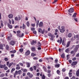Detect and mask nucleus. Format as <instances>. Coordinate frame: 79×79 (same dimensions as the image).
<instances>
[{
	"mask_svg": "<svg viewBox=\"0 0 79 79\" xmlns=\"http://www.w3.org/2000/svg\"><path fill=\"white\" fill-rule=\"evenodd\" d=\"M31 56H36V54H34V53H31Z\"/></svg>",
	"mask_w": 79,
	"mask_h": 79,
	"instance_id": "obj_40",
	"label": "nucleus"
},
{
	"mask_svg": "<svg viewBox=\"0 0 79 79\" xmlns=\"http://www.w3.org/2000/svg\"><path fill=\"white\" fill-rule=\"evenodd\" d=\"M57 73L58 74H60V72L59 70H57Z\"/></svg>",
	"mask_w": 79,
	"mask_h": 79,
	"instance_id": "obj_48",
	"label": "nucleus"
},
{
	"mask_svg": "<svg viewBox=\"0 0 79 79\" xmlns=\"http://www.w3.org/2000/svg\"><path fill=\"white\" fill-rule=\"evenodd\" d=\"M31 31H35V28H34V27L31 28Z\"/></svg>",
	"mask_w": 79,
	"mask_h": 79,
	"instance_id": "obj_55",
	"label": "nucleus"
},
{
	"mask_svg": "<svg viewBox=\"0 0 79 79\" xmlns=\"http://www.w3.org/2000/svg\"><path fill=\"white\" fill-rule=\"evenodd\" d=\"M0 64H1V61H0V68H4V67L6 66V64H4V65H1Z\"/></svg>",
	"mask_w": 79,
	"mask_h": 79,
	"instance_id": "obj_6",
	"label": "nucleus"
},
{
	"mask_svg": "<svg viewBox=\"0 0 79 79\" xmlns=\"http://www.w3.org/2000/svg\"><path fill=\"white\" fill-rule=\"evenodd\" d=\"M6 50H8L9 49V46L8 45H6Z\"/></svg>",
	"mask_w": 79,
	"mask_h": 79,
	"instance_id": "obj_30",
	"label": "nucleus"
},
{
	"mask_svg": "<svg viewBox=\"0 0 79 79\" xmlns=\"http://www.w3.org/2000/svg\"><path fill=\"white\" fill-rule=\"evenodd\" d=\"M15 20L16 21H19V20H21V17L19 16L18 17H16L15 18Z\"/></svg>",
	"mask_w": 79,
	"mask_h": 79,
	"instance_id": "obj_4",
	"label": "nucleus"
},
{
	"mask_svg": "<svg viewBox=\"0 0 79 79\" xmlns=\"http://www.w3.org/2000/svg\"><path fill=\"white\" fill-rule=\"evenodd\" d=\"M79 48V44L77 45L76 46L75 48L78 50V49Z\"/></svg>",
	"mask_w": 79,
	"mask_h": 79,
	"instance_id": "obj_35",
	"label": "nucleus"
},
{
	"mask_svg": "<svg viewBox=\"0 0 79 79\" xmlns=\"http://www.w3.org/2000/svg\"><path fill=\"white\" fill-rule=\"evenodd\" d=\"M77 57H79V53L76 55Z\"/></svg>",
	"mask_w": 79,
	"mask_h": 79,
	"instance_id": "obj_64",
	"label": "nucleus"
},
{
	"mask_svg": "<svg viewBox=\"0 0 79 79\" xmlns=\"http://www.w3.org/2000/svg\"><path fill=\"white\" fill-rule=\"evenodd\" d=\"M51 76H52V75L50 73H49L48 74V76L49 77H51Z\"/></svg>",
	"mask_w": 79,
	"mask_h": 79,
	"instance_id": "obj_62",
	"label": "nucleus"
},
{
	"mask_svg": "<svg viewBox=\"0 0 79 79\" xmlns=\"http://www.w3.org/2000/svg\"><path fill=\"white\" fill-rule=\"evenodd\" d=\"M29 77H30V78H32V77H33V75H32V74H30L29 76Z\"/></svg>",
	"mask_w": 79,
	"mask_h": 79,
	"instance_id": "obj_36",
	"label": "nucleus"
},
{
	"mask_svg": "<svg viewBox=\"0 0 79 79\" xmlns=\"http://www.w3.org/2000/svg\"><path fill=\"white\" fill-rule=\"evenodd\" d=\"M48 35L49 36V37H52V36L53 35H52L51 33H49L48 34Z\"/></svg>",
	"mask_w": 79,
	"mask_h": 79,
	"instance_id": "obj_53",
	"label": "nucleus"
},
{
	"mask_svg": "<svg viewBox=\"0 0 79 79\" xmlns=\"http://www.w3.org/2000/svg\"><path fill=\"white\" fill-rule=\"evenodd\" d=\"M43 26V23L42 22H40L39 24V26L40 27H42V26Z\"/></svg>",
	"mask_w": 79,
	"mask_h": 79,
	"instance_id": "obj_10",
	"label": "nucleus"
},
{
	"mask_svg": "<svg viewBox=\"0 0 79 79\" xmlns=\"http://www.w3.org/2000/svg\"><path fill=\"white\" fill-rule=\"evenodd\" d=\"M9 63H10V62L9 61H8L6 62V65L7 66H8L9 65Z\"/></svg>",
	"mask_w": 79,
	"mask_h": 79,
	"instance_id": "obj_58",
	"label": "nucleus"
},
{
	"mask_svg": "<svg viewBox=\"0 0 79 79\" xmlns=\"http://www.w3.org/2000/svg\"><path fill=\"white\" fill-rule=\"evenodd\" d=\"M30 54V51H27L25 53L26 55H29Z\"/></svg>",
	"mask_w": 79,
	"mask_h": 79,
	"instance_id": "obj_11",
	"label": "nucleus"
},
{
	"mask_svg": "<svg viewBox=\"0 0 79 79\" xmlns=\"http://www.w3.org/2000/svg\"><path fill=\"white\" fill-rule=\"evenodd\" d=\"M19 64H20V65H21V66H23V64L21 63H19Z\"/></svg>",
	"mask_w": 79,
	"mask_h": 79,
	"instance_id": "obj_61",
	"label": "nucleus"
},
{
	"mask_svg": "<svg viewBox=\"0 0 79 79\" xmlns=\"http://www.w3.org/2000/svg\"><path fill=\"white\" fill-rule=\"evenodd\" d=\"M33 59L34 60H38V58H37V57H34L33 58Z\"/></svg>",
	"mask_w": 79,
	"mask_h": 79,
	"instance_id": "obj_59",
	"label": "nucleus"
},
{
	"mask_svg": "<svg viewBox=\"0 0 79 79\" xmlns=\"http://www.w3.org/2000/svg\"><path fill=\"white\" fill-rule=\"evenodd\" d=\"M21 69L22 71H23V72H27V69Z\"/></svg>",
	"mask_w": 79,
	"mask_h": 79,
	"instance_id": "obj_22",
	"label": "nucleus"
},
{
	"mask_svg": "<svg viewBox=\"0 0 79 79\" xmlns=\"http://www.w3.org/2000/svg\"><path fill=\"white\" fill-rule=\"evenodd\" d=\"M8 27L10 28V29H11L13 27V26H12V25H8Z\"/></svg>",
	"mask_w": 79,
	"mask_h": 79,
	"instance_id": "obj_34",
	"label": "nucleus"
},
{
	"mask_svg": "<svg viewBox=\"0 0 79 79\" xmlns=\"http://www.w3.org/2000/svg\"><path fill=\"white\" fill-rule=\"evenodd\" d=\"M20 69V67L18 66L16 67V69L19 70Z\"/></svg>",
	"mask_w": 79,
	"mask_h": 79,
	"instance_id": "obj_51",
	"label": "nucleus"
},
{
	"mask_svg": "<svg viewBox=\"0 0 79 79\" xmlns=\"http://www.w3.org/2000/svg\"><path fill=\"white\" fill-rule=\"evenodd\" d=\"M76 75L77 77L79 76V69L76 71Z\"/></svg>",
	"mask_w": 79,
	"mask_h": 79,
	"instance_id": "obj_8",
	"label": "nucleus"
},
{
	"mask_svg": "<svg viewBox=\"0 0 79 79\" xmlns=\"http://www.w3.org/2000/svg\"><path fill=\"white\" fill-rule=\"evenodd\" d=\"M72 36V34L71 33H69L68 34V37H71Z\"/></svg>",
	"mask_w": 79,
	"mask_h": 79,
	"instance_id": "obj_19",
	"label": "nucleus"
},
{
	"mask_svg": "<svg viewBox=\"0 0 79 79\" xmlns=\"http://www.w3.org/2000/svg\"><path fill=\"white\" fill-rule=\"evenodd\" d=\"M60 32H64V29H61L60 30Z\"/></svg>",
	"mask_w": 79,
	"mask_h": 79,
	"instance_id": "obj_25",
	"label": "nucleus"
},
{
	"mask_svg": "<svg viewBox=\"0 0 79 79\" xmlns=\"http://www.w3.org/2000/svg\"><path fill=\"white\" fill-rule=\"evenodd\" d=\"M76 35H74V36H73L72 38L71 39V40L73 41V40H74L75 39H76Z\"/></svg>",
	"mask_w": 79,
	"mask_h": 79,
	"instance_id": "obj_12",
	"label": "nucleus"
},
{
	"mask_svg": "<svg viewBox=\"0 0 79 79\" xmlns=\"http://www.w3.org/2000/svg\"><path fill=\"white\" fill-rule=\"evenodd\" d=\"M18 74V71H16L15 73L14 74V77H16V75Z\"/></svg>",
	"mask_w": 79,
	"mask_h": 79,
	"instance_id": "obj_7",
	"label": "nucleus"
},
{
	"mask_svg": "<svg viewBox=\"0 0 79 79\" xmlns=\"http://www.w3.org/2000/svg\"><path fill=\"white\" fill-rule=\"evenodd\" d=\"M4 60L6 61H8V58L6 57L4 58Z\"/></svg>",
	"mask_w": 79,
	"mask_h": 79,
	"instance_id": "obj_45",
	"label": "nucleus"
},
{
	"mask_svg": "<svg viewBox=\"0 0 79 79\" xmlns=\"http://www.w3.org/2000/svg\"><path fill=\"white\" fill-rule=\"evenodd\" d=\"M4 70H7V69H8V67L6 66H5L4 67Z\"/></svg>",
	"mask_w": 79,
	"mask_h": 79,
	"instance_id": "obj_37",
	"label": "nucleus"
},
{
	"mask_svg": "<svg viewBox=\"0 0 79 79\" xmlns=\"http://www.w3.org/2000/svg\"><path fill=\"white\" fill-rule=\"evenodd\" d=\"M69 12L70 13H72L74 12V8H71L68 10Z\"/></svg>",
	"mask_w": 79,
	"mask_h": 79,
	"instance_id": "obj_2",
	"label": "nucleus"
},
{
	"mask_svg": "<svg viewBox=\"0 0 79 79\" xmlns=\"http://www.w3.org/2000/svg\"><path fill=\"white\" fill-rule=\"evenodd\" d=\"M15 70V68H12L11 70V73H13Z\"/></svg>",
	"mask_w": 79,
	"mask_h": 79,
	"instance_id": "obj_38",
	"label": "nucleus"
},
{
	"mask_svg": "<svg viewBox=\"0 0 79 79\" xmlns=\"http://www.w3.org/2000/svg\"><path fill=\"white\" fill-rule=\"evenodd\" d=\"M0 49H2L3 50V45L1 44H0Z\"/></svg>",
	"mask_w": 79,
	"mask_h": 79,
	"instance_id": "obj_23",
	"label": "nucleus"
},
{
	"mask_svg": "<svg viewBox=\"0 0 79 79\" xmlns=\"http://www.w3.org/2000/svg\"><path fill=\"white\" fill-rule=\"evenodd\" d=\"M77 49H76V48H75L74 49L73 51L74 52V53H76L77 52Z\"/></svg>",
	"mask_w": 79,
	"mask_h": 79,
	"instance_id": "obj_21",
	"label": "nucleus"
},
{
	"mask_svg": "<svg viewBox=\"0 0 79 79\" xmlns=\"http://www.w3.org/2000/svg\"><path fill=\"white\" fill-rule=\"evenodd\" d=\"M1 26H2V27H3V21H2V20L1 21Z\"/></svg>",
	"mask_w": 79,
	"mask_h": 79,
	"instance_id": "obj_41",
	"label": "nucleus"
},
{
	"mask_svg": "<svg viewBox=\"0 0 79 79\" xmlns=\"http://www.w3.org/2000/svg\"><path fill=\"white\" fill-rule=\"evenodd\" d=\"M60 40H58L57 41V42H59L60 44H61V43L62 42V38H61V37L60 38Z\"/></svg>",
	"mask_w": 79,
	"mask_h": 79,
	"instance_id": "obj_9",
	"label": "nucleus"
},
{
	"mask_svg": "<svg viewBox=\"0 0 79 79\" xmlns=\"http://www.w3.org/2000/svg\"><path fill=\"white\" fill-rule=\"evenodd\" d=\"M65 52H66V53H68L69 52V48H68L67 49H66L65 50Z\"/></svg>",
	"mask_w": 79,
	"mask_h": 79,
	"instance_id": "obj_43",
	"label": "nucleus"
},
{
	"mask_svg": "<svg viewBox=\"0 0 79 79\" xmlns=\"http://www.w3.org/2000/svg\"><path fill=\"white\" fill-rule=\"evenodd\" d=\"M42 78L43 79H45V75H43Z\"/></svg>",
	"mask_w": 79,
	"mask_h": 79,
	"instance_id": "obj_47",
	"label": "nucleus"
},
{
	"mask_svg": "<svg viewBox=\"0 0 79 79\" xmlns=\"http://www.w3.org/2000/svg\"><path fill=\"white\" fill-rule=\"evenodd\" d=\"M27 25L28 27H29V22H27Z\"/></svg>",
	"mask_w": 79,
	"mask_h": 79,
	"instance_id": "obj_44",
	"label": "nucleus"
},
{
	"mask_svg": "<svg viewBox=\"0 0 79 79\" xmlns=\"http://www.w3.org/2000/svg\"><path fill=\"white\" fill-rule=\"evenodd\" d=\"M19 52H20L21 53H22L23 52V48H21L19 50Z\"/></svg>",
	"mask_w": 79,
	"mask_h": 79,
	"instance_id": "obj_39",
	"label": "nucleus"
},
{
	"mask_svg": "<svg viewBox=\"0 0 79 79\" xmlns=\"http://www.w3.org/2000/svg\"><path fill=\"white\" fill-rule=\"evenodd\" d=\"M43 68L44 71H45V72H47V68H46L44 66L43 67Z\"/></svg>",
	"mask_w": 79,
	"mask_h": 79,
	"instance_id": "obj_24",
	"label": "nucleus"
},
{
	"mask_svg": "<svg viewBox=\"0 0 79 79\" xmlns=\"http://www.w3.org/2000/svg\"><path fill=\"white\" fill-rule=\"evenodd\" d=\"M38 31L40 33H42V34H44V30L42 31V30L41 28H39Z\"/></svg>",
	"mask_w": 79,
	"mask_h": 79,
	"instance_id": "obj_3",
	"label": "nucleus"
},
{
	"mask_svg": "<svg viewBox=\"0 0 79 79\" xmlns=\"http://www.w3.org/2000/svg\"><path fill=\"white\" fill-rule=\"evenodd\" d=\"M33 68L35 71V70H36V66H34L33 67Z\"/></svg>",
	"mask_w": 79,
	"mask_h": 79,
	"instance_id": "obj_57",
	"label": "nucleus"
},
{
	"mask_svg": "<svg viewBox=\"0 0 79 79\" xmlns=\"http://www.w3.org/2000/svg\"><path fill=\"white\" fill-rule=\"evenodd\" d=\"M70 43H71V41H69L67 44L66 47H68L69 46V45H70Z\"/></svg>",
	"mask_w": 79,
	"mask_h": 79,
	"instance_id": "obj_15",
	"label": "nucleus"
},
{
	"mask_svg": "<svg viewBox=\"0 0 79 79\" xmlns=\"http://www.w3.org/2000/svg\"><path fill=\"white\" fill-rule=\"evenodd\" d=\"M69 55H67V60H69Z\"/></svg>",
	"mask_w": 79,
	"mask_h": 79,
	"instance_id": "obj_56",
	"label": "nucleus"
},
{
	"mask_svg": "<svg viewBox=\"0 0 79 79\" xmlns=\"http://www.w3.org/2000/svg\"><path fill=\"white\" fill-rule=\"evenodd\" d=\"M35 42H36L34 40H33L31 42V45H34V44L35 43Z\"/></svg>",
	"mask_w": 79,
	"mask_h": 79,
	"instance_id": "obj_16",
	"label": "nucleus"
},
{
	"mask_svg": "<svg viewBox=\"0 0 79 79\" xmlns=\"http://www.w3.org/2000/svg\"><path fill=\"white\" fill-rule=\"evenodd\" d=\"M76 37L77 39V40H79V35H76Z\"/></svg>",
	"mask_w": 79,
	"mask_h": 79,
	"instance_id": "obj_32",
	"label": "nucleus"
},
{
	"mask_svg": "<svg viewBox=\"0 0 79 79\" xmlns=\"http://www.w3.org/2000/svg\"><path fill=\"white\" fill-rule=\"evenodd\" d=\"M27 66V68H29L30 67V65H31V63L27 62L26 63Z\"/></svg>",
	"mask_w": 79,
	"mask_h": 79,
	"instance_id": "obj_14",
	"label": "nucleus"
},
{
	"mask_svg": "<svg viewBox=\"0 0 79 79\" xmlns=\"http://www.w3.org/2000/svg\"><path fill=\"white\" fill-rule=\"evenodd\" d=\"M62 44L63 45H65V44L64 43V40H63L62 41Z\"/></svg>",
	"mask_w": 79,
	"mask_h": 79,
	"instance_id": "obj_42",
	"label": "nucleus"
},
{
	"mask_svg": "<svg viewBox=\"0 0 79 79\" xmlns=\"http://www.w3.org/2000/svg\"><path fill=\"white\" fill-rule=\"evenodd\" d=\"M5 74L2 73V74H1L0 77H4V76H5Z\"/></svg>",
	"mask_w": 79,
	"mask_h": 79,
	"instance_id": "obj_31",
	"label": "nucleus"
},
{
	"mask_svg": "<svg viewBox=\"0 0 79 79\" xmlns=\"http://www.w3.org/2000/svg\"><path fill=\"white\" fill-rule=\"evenodd\" d=\"M77 15V14H76V13H75L73 15V18H75L76 16V15Z\"/></svg>",
	"mask_w": 79,
	"mask_h": 79,
	"instance_id": "obj_27",
	"label": "nucleus"
},
{
	"mask_svg": "<svg viewBox=\"0 0 79 79\" xmlns=\"http://www.w3.org/2000/svg\"><path fill=\"white\" fill-rule=\"evenodd\" d=\"M23 29H25V28L26 27V26H25V25H24V24H23Z\"/></svg>",
	"mask_w": 79,
	"mask_h": 79,
	"instance_id": "obj_50",
	"label": "nucleus"
},
{
	"mask_svg": "<svg viewBox=\"0 0 79 79\" xmlns=\"http://www.w3.org/2000/svg\"><path fill=\"white\" fill-rule=\"evenodd\" d=\"M17 35L18 37H21L24 36V34L23 33H22V35H20V31H17Z\"/></svg>",
	"mask_w": 79,
	"mask_h": 79,
	"instance_id": "obj_1",
	"label": "nucleus"
},
{
	"mask_svg": "<svg viewBox=\"0 0 79 79\" xmlns=\"http://www.w3.org/2000/svg\"><path fill=\"white\" fill-rule=\"evenodd\" d=\"M16 50H14L13 51H10V53H16Z\"/></svg>",
	"mask_w": 79,
	"mask_h": 79,
	"instance_id": "obj_28",
	"label": "nucleus"
},
{
	"mask_svg": "<svg viewBox=\"0 0 79 79\" xmlns=\"http://www.w3.org/2000/svg\"><path fill=\"white\" fill-rule=\"evenodd\" d=\"M61 57L62 58H64V54L63 53L61 55Z\"/></svg>",
	"mask_w": 79,
	"mask_h": 79,
	"instance_id": "obj_33",
	"label": "nucleus"
},
{
	"mask_svg": "<svg viewBox=\"0 0 79 79\" xmlns=\"http://www.w3.org/2000/svg\"><path fill=\"white\" fill-rule=\"evenodd\" d=\"M15 44V42L13 41H12L10 43V45H14Z\"/></svg>",
	"mask_w": 79,
	"mask_h": 79,
	"instance_id": "obj_13",
	"label": "nucleus"
},
{
	"mask_svg": "<svg viewBox=\"0 0 79 79\" xmlns=\"http://www.w3.org/2000/svg\"><path fill=\"white\" fill-rule=\"evenodd\" d=\"M13 64V63L11 62L8 65V67L9 68H10L11 66V65Z\"/></svg>",
	"mask_w": 79,
	"mask_h": 79,
	"instance_id": "obj_20",
	"label": "nucleus"
},
{
	"mask_svg": "<svg viewBox=\"0 0 79 79\" xmlns=\"http://www.w3.org/2000/svg\"><path fill=\"white\" fill-rule=\"evenodd\" d=\"M35 23H34V24H31V26L33 27H34L35 26Z\"/></svg>",
	"mask_w": 79,
	"mask_h": 79,
	"instance_id": "obj_60",
	"label": "nucleus"
},
{
	"mask_svg": "<svg viewBox=\"0 0 79 79\" xmlns=\"http://www.w3.org/2000/svg\"><path fill=\"white\" fill-rule=\"evenodd\" d=\"M76 60V57H74L72 59V60L73 61H75V60Z\"/></svg>",
	"mask_w": 79,
	"mask_h": 79,
	"instance_id": "obj_54",
	"label": "nucleus"
},
{
	"mask_svg": "<svg viewBox=\"0 0 79 79\" xmlns=\"http://www.w3.org/2000/svg\"><path fill=\"white\" fill-rule=\"evenodd\" d=\"M60 66V64H56L55 65V68H59Z\"/></svg>",
	"mask_w": 79,
	"mask_h": 79,
	"instance_id": "obj_17",
	"label": "nucleus"
},
{
	"mask_svg": "<svg viewBox=\"0 0 79 79\" xmlns=\"http://www.w3.org/2000/svg\"><path fill=\"white\" fill-rule=\"evenodd\" d=\"M31 50L33 52L34 51H35V48H31Z\"/></svg>",
	"mask_w": 79,
	"mask_h": 79,
	"instance_id": "obj_46",
	"label": "nucleus"
},
{
	"mask_svg": "<svg viewBox=\"0 0 79 79\" xmlns=\"http://www.w3.org/2000/svg\"><path fill=\"white\" fill-rule=\"evenodd\" d=\"M76 79V77H75V76H73L72 78V79Z\"/></svg>",
	"mask_w": 79,
	"mask_h": 79,
	"instance_id": "obj_63",
	"label": "nucleus"
},
{
	"mask_svg": "<svg viewBox=\"0 0 79 79\" xmlns=\"http://www.w3.org/2000/svg\"><path fill=\"white\" fill-rule=\"evenodd\" d=\"M54 37L55 36L54 35H53L51 37V40H53V38H54Z\"/></svg>",
	"mask_w": 79,
	"mask_h": 79,
	"instance_id": "obj_26",
	"label": "nucleus"
},
{
	"mask_svg": "<svg viewBox=\"0 0 79 79\" xmlns=\"http://www.w3.org/2000/svg\"><path fill=\"white\" fill-rule=\"evenodd\" d=\"M7 39H8V40H11V38L10 37L8 36V37H7Z\"/></svg>",
	"mask_w": 79,
	"mask_h": 79,
	"instance_id": "obj_49",
	"label": "nucleus"
},
{
	"mask_svg": "<svg viewBox=\"0 0 79 79\" xmlns=\"http://www.w3.org/2000/svg\"><path fill=\"white\" fill-rule=\"evenodd\" d=\"M38 45H39V47H40L41 45V44L40 43V42H39Z\"/></svg>",
	"mask_w": 79,
	"mask_h": 79,
	"instance_id": "obj_52",
	"label": "nucleus"
},
{
	"mask_svg": "<svg viewBox=\"0 0 79 79\" xmlns=\"http://www.w3.org/2000/svg\"><path fill=\"white\" fill-rule=\"evenodd\" d=\"M18 72V74H21V73H22V71L21 70H19Z\"/></svg>",
	"mask_w": 79,
	"mask_h": 79,
	"instance_id": "obj_29",
	"label": "nucleus"
},
{
	"mask_svg": "<svg viewBox=\"0 0 79 79\" xmlns=\"http://www.w3.org/2000/svg\"><path fill=\"white\" fill-rule=\"evenodd\" d=\"M77 61H73L71 64L72 66H75V65H76L77 64Z\"/></svg>",
	"mask_w": 79,
	"mask_h": 79,
	"instance_id": "obj_5",
	"label": "nucleus"
},
{
	"mask_svg": "<svg viewBox=\"0 0 79 79\" xmlns=\"http://www.w3.org/2000/svg\"><path fill=\"white\" fill-rule=\"evenodd\" d=\"M13 15L11 14H10L8 15V17L9 18H13Z\"/></svg>",
	"mask_w": 79,
	"mask_h": 79,
	"instance_id": "obj_18",
	"label": "nucleus"
}]
</instances>
